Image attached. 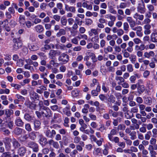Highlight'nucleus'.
Instances as JSON below:
<instances>
[{"label":"nucleus","instance_id":"f257e3e1","mask_svg":"<svg viewBox=\"0 0 157 157\" xmlns=\"http://www.w3.org/2000/svg\"><path fill=\"white\" fill-rule=\"evenodd\" d=\"M58 60L60 63L65 64L67 63L69 60V56L65 53L60 54L58 58Z\"/></svg>","mask_w":157,"mask_h":157},{"label":"nucleus","instance_id":"f03ea898","mask_svg":"<svg viewBox=\"0 0 157 157\" xmlns=\"http://www.w3.org/2000/svg\"><path fill=\"white\" fill-rule=\"evenodd\" d=\"M13 41L14 43L13 46V50L16 51L21 47L22 43L20 37L18 38H14Z\"/></svg>","mask_w":157,"mask_h":157},{"label":"nucleus","instance_id":"7ed1b4c3","mask_svg":"<svg viewBox=\"0 0 157 157\" xmlns=\"http://www.w3.org/2000/svg\"><path fill=\"white\" fill-rule=\"evenodd\" d=\"M142 3H139L137 7V11L141 13H144L146 12L145 4L143 0H142Z\"/></svg>","mask_w":157,"mask_h":157},{"label":"nucleus","instance_id":"20e7f679","mask_svg":"<svg viewBox=\"0 0 157 157\" xmlns=\"http://www.w3.org/2000/svg\"><path fill=\"white\" fill-rule=\"evenodd\" d=\"M28 146L33 149V151L35 152H37L39 151L38 144L34 142H30L28 144Z\"/></svg>","mask_w":157,"mask_h":157},{"label":"nucleus","instance_id":"39448f33","mask_svg":"<svg viewBox=\"0 0 157 157\" xmlns=\"http://www.w3.org/2000/svg\"><path fill=\"white\" fill-rule=\"evenodd\" d=\"M155 53L153 51H145L144 53V57L146 59H149L155 56Z\"/></svg>","mask_w":157,"mask_h":157},{"label":"nucleus","instance_id":"423d86ee","mask_svg":"<svg viewBox=\"0 0 157 157\" xmlns=\"http://www.w3.org/2000/svg\"><path fill=\"white\" fill-rule=\"evenodd\" d=\"M44 108L43 109L44 111L42 112L43 116L46 117H50L52 115L51 110L48 107Z\"/></svg>","mask_w":157,"mask_h":157},{"label":"nucleus","instance_id":"0eeeda50","mask_svg":"<svg viewBox=\"0 0 157 157\" xmlns=\"http://www.w3.org/2000/svg\"><path fill=\"white\" fill-rule=\"evenodd\" d=\"M65 9L67 12L73 13H75L76 11L75 7V6H70L67 4H65Z\"/></svg>","mask_w":157,"mask_h":157},{"label":"nucleus","instance_id":"6e6552de","mask_svg":"<svg viewBox=\"0 0 157 157\" xmlns=\"http://www.w3.org/2000/svg\"><path fill=\"white\" fill-rule=\"evenodd\" d=\"M27 151L26 148L24 146L20 147L17 150V153L20 156H23L25 155Z\"/></svg>","mask_w":157,"mask_h":157},{"label":"nucleus","instance_id":"1a4fd4ad","mask_svg":"<svg viewBox=\"0 0 157 157\" xmlns=\"http://www.w3.org/2000/svg\"><path fill=\"white\" fill-rule=\"evenodd\" d=\"M14 123L15 125L18 127H21L24 124V122L20 117H17L16 118L14 121Z\"/></svg>","mask_w":157,"mask_h":157},{"label":"nucleus","instance_id":"9d476101","mask_svg":"<svg viewBox=\"0 0 157 157\" xmlns=\"http://www.w3.org/2000/svg\"><path fill=\"white\" fill-rule=\"evenodd\" d=\"M101 90V86L98 83L96 90H92L91 91V94L93 96H97L98 94L99 93Z\"/></svg>","mask_w":157,"mask_h":157},{"label":"nucleus","instance_id":"9b49d317","mask_svg":"<svg viewBox=\"0 0 157 157\" xmlns=\"http://www.w3.org/2000/svg\"><path fill=\"white\" fill-rule=\"evenodd\" d=\"M25 18L24 15H20L18 18V21L21 26L24 27L25 22Z\"/></svg>","mask_w":157,"mask_h":157},{"label":"nucleus","instance_id":"f8f14e48","mask_svg":"<svg viewBox=\"0 0 157 157\" xmlns=\"http://www.w3.org/2000/svg\"><path fill=\"white\" fill-rule=\"evenodd\" d=\"M30 96L31 99L35 100L36 99L38 100L39 98V96L38 94L34 91L30 92Z\"/></svg>","mask_w":157,"mask_h":157},{"label":"nucleus","instance_id":"ddd939ff","mask_svg":"<svg viewBox=\"0 0 157 157\" xmlns=\"http://www.w3.org/2000/svg\"><path fill=\"white\" fill-rule=\"evenodd\" d=\"M24 118L27 121L29 122H32L34 120V117L30 116L28 113H25L24 117Z\"/></svg>","mask_w":157,"mask_h":157},{"label":"nucleus","instance_id":"4468645a","mask_svg":"<svg viewBox=\"0 0 157 157\" xmlns=\"http://www.w3.org/2000/svg\"><path fill=\"white\" fill-rule=\"evenodd\" d=\"M34 29L36 32L39 33H42L44 30L43 26L40 25H37L35 26Z\"/></svg>","mask_w":157,"mask_h":157},{"label":"nucleus","instance_id":"2eb2a0df","mask_svg":"<svg viewBox=\"0 0 157 157\" xmlns=\"http://www.w3.org/2000/svg\"><path fill=\"white\" fill-rule=\"evenodd\" d=\"M11 139L8 137H6L3 139V142L5 144L6 148L7 147V146H8L9 147H11Z\"/></svg>","mask_w":157,"mask_h":157},{"label":"nucleus","instance_id":"dca6fc26","mask_svg":"<svg viewBox=\"0 0 157 157\" xmlns=\"http://www.w3.org/2000/svg\"><path fill=\"white\" fill-rule=\"evenodd\" d=\"M28 47L29 49L32 51H36L39 49V47L37 44L33 43L29 44Z\"/></svg>","mask_w":157,"mask_h":157},{"label":"nucleus","instance_id":"f3484780","mask_svg":"<svg viewBox=\"0 0 157 157\" xmlns=\"http://www.w3.org/2000/svg\"><path fill=\"white\" fill-rule=\"evenodd\" d=\"M133 17L136 20H139L142 21L144 19V16L143 15L137 13H136L133 15Z\"/></svg>","mask_w":157,"mask_h":157},{"label":"nucleus","instance_id":"a211bd4d","mask_svg":"<svg viewBox=\"0 0 157 157\" xmlns=\"http://www.w3.org/2000/svg\"><path fill=\"white\" fill-rule=\"evenodd\" d=\"M151 41L153 42H157V33L156 32L154 31L151 36Z\"/></svg>","mask_w":157,"mask_h":157},{"label":"nucleus","instance_id":"6ab92c4d","mask_svg":"<svg viewBox=\"0 0 157 157\" xmlns=\"http://www.w3.org/2000/svg\"><path fill=\"white\" fill-rule=\"evenodd\" d=\"M40 123L39 121L35 120L34 122V129L36 130H37L40 128Z\"/></svg>","mask_w":157,"mask_h":157},{"label":"nucleus","instance_id":"aec40b11","mask_svg":"<svg viewBox=\"0 0 157 157\" xmlns=\"http://www.w3.org/2000/svg\"><path fill=\"white\" fill-rule=\"evenodd\" d=\"M113 51V48L110 46L108 45L104 48V51L105 54H107L109 52H112Z\"/></svg>","mask_w":157,"mask_h":157},{"label":"nucleus","instance_id":"412c9836","mask_svg":"<svg viewBox=\"0 0 157 157\" xmlns=\"http://www.w3.org/2000/svg\"><path fill=\"white\" fill-rule=\"evenodd\" d=\"M86 65L88 67V68L92 69L94 68L95 67V64L92 63L91 62L88 61L86 62L85 63Z\"/></svg>","mask_w":157,"mask_h":157},{"label":"nucleus","instance_id":"4be33fe9","mask_svg":"<svg viewBox=\"0 0 157 157\" xmlns=\"http://www.w3.org/2000/svg\"><path fill=\"white\" fill-rule=\"evenodd\" d=\"M84 108L82 109V112L83 113L87 114L88 112V109L90 106L88 104H85L84 105Z\"/></svg>","mask_w":157,"mask_h":157},{"label":"nucleus","instance_id":"5701e85b","mask_svg":"<svg viewBox=\"0 0 157 157\" xmlns=\"http://www.w3.org/2000/svg\"><path fill=\"white\" fill-rule=\"evenodd\" d=\"M66 33L65 30L63 29H59V31L56 34L57 37H59L62 35H65Z\"/></svg>","mask_w":157,"mask_h":157},{"label":"nucleus","instance_id":"b1692460","mask_svg":"<svg viewBox=\"0 0 157 157\" xmlns=\"http://www.w3.org/2000/svg\"><path fill=\"white\" fill-rule=\"evenodd\" d=\"M152 102L151 98L150 97H147L144 98V103L148 105H150Z\"/></svg>","mask_w":157,"mask_h":157},{"label":"nucleus","instance_id":"393cba45","mask_svg":"<svg viewBox=\"0 0 157 157\" xmlns=\"http://www.w3.org/2000/svg\"><path fill=\"white\" fill-rule=\"evenodd\" d=\"M13 146L15 149H16L20 146V144L16 139H13L12 140Z\"/></svg>","mask_w":157,"mask_h":157},{"label":"nucleus","instance_id":"a878e982","mask_svg":"<svg viewBox=\"0 0 157 157\" xmlns=\"http://www.w3.org/2000/svg\"><path fill=\"white\" fill-rule=\"evenodd\" d=\"M80 92V91L77 89L72 90L71 91V94L72 96L75 97L78 96Z\"/></svg>","mask_w":157,"mask_h":157},{"label":"nucleus","instance_id":"bb28decb","mask_svg":"<svg viewBox=\"0 0 157 157\" xmlns=\"http://www.w3.org/2000/svg\"><path fill=\"white\" fill-rule=\"evenodd\" d=\"M115 79L117 81H119L118 82V85H121V83L123 82H124V78L121 76H116L115 77Z\"/></svg>","mask_w":157,"mask_h":157},{"label":"nucleus","instance_id":"cd10ccee","mask_svg":"<svg viewBox=\"0 0 157 157\" xmlns=\"http://www.w3.org/2000/svg\"><path fill=\"white\" fill-rule=\"evenodd\" d=\"M130 136V138L132 140H134L136 139V132L135 131H133L129 134Z\"/></svg>","mask_w":157,"mask_h":157},{"label":"nucleus","instance_id":"c85d7f7f","mask_svg":"<svg viewBox=\"0 0 157 157\" xmlns=\"http://www.w3.org/2000/svg\"><path fill=\"white\" fill-rule=\"evenodd\" d=\"M109 140L112 142L114 141L116 143H118L119 142V139L117 137H110L109 138Z\"/></svg>","mask_w":157,"mask_h":157},{"label":"nucleus","instance_id":"c756f323","mask_svg":"<svg viewBox=\"0 0 157 157\" xmlns=\"http://www.w3.org/2000/svg\"><path fill=\"white\" fill-rule=\"evenodd\" d=\"M141 124V122L140 121L139 124L137 123L133 125V126H130V128L132 130H135V129H138L140 128L139 124Z\"/></svg>","mask_w":157,"mask_h":157},{"label":"nucleus","instance_id":"7c9ffc66","mask_svg":"<svg viewBox=\"0 0 157 157\" xmlns=\"http://www.w3.org/2000/svg\"><path fill=\"white\" fill-rule=\"evenodd\" d=\"M29 64L27 63L24 65V67L25 69L29 70L31 72L34 71L33 66H31Z\"/></svg>","mask_w":157,"mask_h":157},{"label":"nucleus","instance_id":"2f4dec72","mask_svg":"<svg viewBox=\"0 0 157 157\" xmlns=\"http://www.w3.org/2000/svg\"><path fill=\"white\" fill-rule=\"evenodd\" d=\"M29 135L25 134L21 136L20 137V140L21 142H24L26 140L29 138Z\"/></svg>","mask_w":157,"mask_h":157},{"label":"nucleus","instance_id":"473e14b6","mask_svg":"<svg viewBox=\"0 0 157 157\" xmlns=\"http://www.w3.org/2000/svg\"><path fill=\"white\" fill-rule=\"evenodd\" d=\"M150 74V71L146 70L144 71L143 74V77L144 78H147Z\"/></svg>","mask_w":157,"mask_h":157},{"label":"nucleus","instance_id":"72a5a7b5","mask_svg":"<svg viewBox=\"0 0 157 157\" xmlns=\"http://www.w3.org/2000/svg\"><path fill=\"white\" fill-rule=\"evenodd\" d=\"M123 26L124 30L126 32V33H127L128 31L129 28V25L128 23L127 22H124Z\"/></svg>","mask_w":157,"mask_h":157},{"label":"nucleus","instance_id":"f704fd0d","mask_svg":"<svg viewBox=\"0 0 157 157\" xmlns=\"http://www.w3.org/2000/svg\"><path fill=\"white\" fill-rule=\"evenodd\" d=\"M117 133V132L116 129H112L110 132V133L108 134V136L109 138V137H113L112 136L116 135Z\"/></svg>","mask_w":157,"mask_h":157},{"label":"nucleus","instance_id":"c9c22d12","mask_svg":"<svg viewBox=\"0 0 157 157\" xmlns=\"http://www.w3.org/2000/svg\"><path fill=\"white\" fill-rule=\"evenodd\" d=\"M147 7L149 11L150 12L153 11L155 10V7L153 5L148 4L147 5Z\"/></svg>","mask_w":157,"mask_h":157},{"label":"nucleus","instance_id":"e433bc0d","mask_svg":"<svg viewBox=\"0 0 157 157\" xmlns=\"http://www.w3.org/2000/svg\"><path fill=\"white\" fill-rule=\"evenodd\" d=\"M111 21H108V25L110 27H112L114 25V22L116 20V17L110 19Z\"/></svg>","mask_w":157,"mask_h":157},{"label":"nucleus","instance_id":"4c0bfd02","mask_svg":"<svg viewBox=\"0 0 157 157\" xmlns=\"http://www.w3.org/2000/svg\"><path fill=\"white\" fill-rule=\"evenodd\" d=\"M60 23L62 26H65L67 24V20L66 18L62 17L60 20Z\"/></svg>","mask_w":157,"mask_h":157},{"label":"nucleus","instance_id":"58836bf2","mask_svg":"<svg viewBox=\"0 0 157 157\" xmlns=\"http://www.w3.org/2000/svg\"><path fill=\"white\" fill-rule=\"evenodd\" d=\"M127 7V4L125 2H121L120 3V5L117 6V9L119 8L120 9H124Z\"/></svg>","mask_w":157,"mask_h":157},{"label":"nucleus","instance_id":"ea45409f","mask_svg":"<svg viewBox=\"0 0 157 157\" xmlns=\"http://www.w3.org/2000/svg\"><path fill=\"white\" fill-rule=\"evenodd\" d=\"M89 53L90 54L89 55L91 56V59L92 60L93 62H96L97 61V60L95 55L94 53L92 52H89Z\"/></svg>","mask_w":157,"mask_h":157},{"label":"nucleus","instance_id":"a19ab883","mask_svg":"<svg viewBox=\"0 0 157 157\" xmlns=\"http://www.w3.org/2000/svg\"><path fill=\"white\" fill-rule=\"evenodd\" d=\"M151 133L150 131L147 132L145 135V139L147 140H148L150 139L151 136Z\"/></svg>","mask_w":157,"mask_h":157},{"label":"nucleus","instance_id":"79ce46f5","mask_svg":"<svg viewBox=\"0 0 157 157\" xmlns=\"http://www.w3.org/2000/svg\"><path fill=\"white\" fill-rule=\"evenodd\" d=\"M17 65L19 67H21L24 64V61L22 59H19L17 61L16 63Z\"/></svg>","mask_w":157,"mask_h":157},{"label":"nucleus","instance_id":"37998d69","mask_svg":"<svg viewBox=\"0 0 157 157\" xmlns=\"http://www.w3.org/2000/svg\"><path fill=\"white\" fill-rule=\"evenodd\" d=\"M49 63L51 65L54 67H58L59 66V63L56 62L54 60H51L49 61Z\"/></svg>","mask_w":157,"mask_h":157},{"label":"nucleus","instance_id":"c03bdc74","mask_svg":"<svg viewBox=\"0 0 157 157\" xmlns=\"http://www.w3.org/2000/svg\"><path fill=\"white\" fill-rule=\"evenodd\" d=\"M49 54L50 57L52 59L56 56V52L54 50H51L50 51Z\"/></svg>","mask_w":157,"mask_h":157},{"label":"nucleus","instance_id":"a18cd8bd","mask_svg":"<svg viewBox=\"0 0 157 157\" xmlns=\"http://www.w3.org/2000/svg\"><path fill=\"white\" fill-rule=\"evenodd\" d=\"M136 56L134 55H131L129 57L130 61L132 63H134L136 60Z\"/></svg>","mask_w":157,"mask_h":157},{"label":"nucleus","instance_id":"49530a36","mask_svg":"<svg viewBox=\"0 0 157 157\" xmlns=\"http://www.w3.org/2000/svg\"><path fill=\"white\" fill-rule=\"evenodd\" d=\"M127 71L129 72H132L133 71L132 65L130 64L127 65Z\"/></svg>","mask_w":157,"mask_h":157},{"label":"nucleus","instance_id":"de8ad7c7","mask_svg":"<svg viewBox=\"0 0 157 157\" xmlns=\"http://www.w3.org/2000/svg\"><path fill=\"white\" fill-rule=\"evenodd\" d=\"M137 89L140 92L143 93L144 90V86L143 85L137 86Z\"/></svg>","mask_w":157,"mask_h":157},{"label":"nucleus","instance_id":"09e8293b","mask_svg":"<svg viewBox=\"0 0 157 157\" xmlns=\"http://www.w3.org/2000/svg\"><path fill=\"white\" fill-rule=\"evenodd\" d=\"M50 21V18L48 16L45 17L42 20V23L43 24L49 23Z\"/></svg>","mask_w":157,"mask_h":157},{"label":"nucleus","instance_id":"8fccbe9b","mask_svg":"<svg viewBox=\"0 0 157 157\" xmlns=\"http://www.w3.org/2000/svg\"><path fill=\"white\" fill-rule=\"evenodd\" d=\"M93 23V21L90 18H86L85 19V25L89 26L91 25Z\"/></svg>","mask_w":157,"mask_h":157},{"label":"nucleus","instance_id":"3c124183","mask_svg":"<svg viewBox=\"0 0 157 157\" xmlns=\"http://www.w3.org/2000/svg\"><path fill=\"white\" fill-rule=\"evenodd\" d=\"M1 157H11V154L10 152H3L1 155Z\"/></svg>","mask_w":157,"mask_h":157},{"label":"nucleus","instance_id":"603ef678","mask_svg":"<svg viewBox=\"0 0 157 157\" xmlns=\"http://www.w3.org/2000/svg\"><path fill=\"white\" fill-rule=\"evenodd\" d=\"M30 81V79L29 78H26L23 80V82L21 83V86H24L25 84L29 83Z\"/></svg>","mask_w":157,"mask_h":157},{"label":"nucleus","instance_id":"864d4df0","mask_svg":"<svg viewBox=\"0 0 157 157\" xmlns=\"http://www.w3.org/2000/svg\"><path fill=\"white\" fill-rule=\"evenodd\" d=\"M143 126H146L147 129L148 130H150L151 129L153 128V125L151 124H143Z\"/></svg>","mask_w":157,"mask_h":157},{"label":"nucleus","instance_id":"5fc2aeb1","mask_svg":"<svg viewBox=\"0 0 157 157\" xmlns=\"http://www.w3.org/2000/svg\"><path fill=\"white\" fill-rule=\"evenodd\" d=\"M25 129L28 132H30L32 130L30 124L29 123H27L25 125Z\"/></svg>","mask_w":157,"mask_h":157},{"label":"nucleus","instance_id":"6e6d98bb","mask_svg":"<svg viewBox=\"0 0 157 157\" xmlns=\"http://www.w3.org/2000/svg\"><path fill=\"white\" fill-rule=\"evenodd\" d=\"M25 24L26 26L28 28H30L32 26H33V24L30 21H25Z\"/></svg>","mask_w":157,"mask_h":157},{"label":"nucleus","instance_id":"4d7b16f0","mask_svg":"<svg viewBox=\"0 0 157 157\" xmlns=\"http://www.w3.org/2000/svg\"><path fill=\"white\" fill-rule=\"evenodd\" d=\"M46 142V139L44 137L41 136L40 139V143L41 144H45Z\"/></svg>","mask_w":157,"mask_h":157},{"label":"nucleus","instance_id":"13d9d810","mask_svg":"<svg viewBox=\"0 0 157 157\" xmlns=\"http://www.w3.org/2000/svg\"><path fill=\"white\" fill-rule=\"evenodd\" d=\"M11 86L17 90H19L21 87V86L20 85L15 83L11 84Z\"/></svg>","mask_w":157,"mask_h":157},{"label":"nucleus","instance_id":"bf43d9fd","mask_svg":"<svg viewBox=\"0 0 157 157\" xmlns=\"http://www.w3.org/2000/svg\"><path fill=\"white\" fill-rule=\"evenodd\" d=\"M117 33V36H121L124 34V31L122 29H118Z\"/></svg>","mask_w":157,"mask_h":157},{"label":"nucleus","instance_id":"052dcab7","mask_svg":"<svg viewBox=\"0 0 157 157\" xmlns=\"http://www.w3.org/2000/svg\"><path fill=\"white\" fill-rule=\"evenodd\" d=\"M15 133L17 135H19L22 132L21 129L19 128H16L14 131Z\"/></svg>","mask_w":157,"mask_h":157},{"label":"nucleus","instance_id":"680f3d73","mask_svg":"<svg viewBox=\"0 0 157 157\" xmlns=\"http://www.w3.org/2000/svg\"><path fill=\"white\" fill-rule=\"evenodd\" d=\"M109 101L112 103H114L115 101V98L113 95H110L108 99Z\"/></svg>","mask_w":157,"mask_h":157},{"label":"nucleus","instance_id":"e2e57ef3","mask_svg":"<svg viewBox=\"0 0 157 157\" xmlns=\"http://www.w3.org/2000/svg\"><path fill=\"white\" fill-rule=\"evenodd\" d=\"M81 138L79 136H75L74 139V143L78 144L81 140Z\"/></svg>","mask_w":157,"mask_h":157},{"label":"nucleus","instance_id":"0e129e2a","mask_svg":"<svg viewBox=\"0 0 157 157\" xmlns=\"http://www.w3.org/2000/svg\"><path fill=\"white\" fill-rule=\"evenodd\" d=\"M16 97L18 99L23 101L25 100V98L19 94H16L15 95Z\"/></svg>","mask_w":157,"mask_h":157},{"label":"nucleus","instance_id":"69168bd1","mask_svg":"<svg viewBox=\"0 0 157 157\" xmlns=\"http://www.w3.org/2000/svg\"><path fill=\"white\" fill-rule=\"evenodd\" d=\"M100 47L101 48H103L105 46L106 41L104 39H102L101 40L100 43Z\"/></svg>","mask_w":157,"mask_h":157},{"label":"nucleus","instance_id":"338daca9","mask_svg":"<svg viewBox=\"0 0 157 157\" xmlns=\"http://www.w3.org/2000/svg\"><path fill=\"white\" fill-rule=\"evenodd\" d=\"M89 117L93 121H95L97 119V117L96 116L92 114V113H90L89 114Z\"/></svg>","mask_w":157,"mask_h":157},{"label":"nucleus","instance_id":"774afa93","mask_svg":"<svg viewBox=\"0 0 157 157\" xmlns=\"http://www.w3.org/2000/svg\"><path fill=\"white\" fill-rule=\"evenodd\" d=\"M91 40L93 42L97 43L98 42L99 37L98 35L95 36L92 38Z\"/></svg>","mask_w":157,"mask_h":157}]
</instances>
